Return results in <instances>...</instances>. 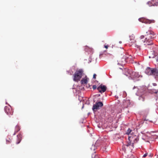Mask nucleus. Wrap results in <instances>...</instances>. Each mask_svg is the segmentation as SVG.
Masks as SVG:
<instances>
[{
  "instance_id": "7ed1b4c3",
  "label": "nucleus",
  "mask_w": 158,
  "mask_h": 158,
  "mask_svg": "<svg viewBox=\"0 0 158 158\" xmlns=\"http://www.w3.org/2000/svg\"><path fill=\"white\" fill-rule=\"evenodd\" d=\"M83 73V71L82 69L77 70L73 75V81L76 82L79 81L82 77Z\"/></svg>"
},
{
  "instance_id": "f257e3e1",
  "label": "nucleus",
  "mask_w": 158,
  "mask_h": 158,
  "mask_svg": "<svg viewBox=\"0 0 158 158\" xmlns=\"http://www.w3.org/2000/svg\"><path fill=\"white\" fill-rule=\"evenodd\" d=\"M155 35V34L152 31H148L147 32L146 34L145 35L146 37L144 41V43H145L144 45L146 47L149 45L152 46L151 48L152 47L153 50V48L154 47L153 41L156 37Z\"/></svg>"
},
{
  "instance_id": "a878e982",
  "label": "nucleus",
  "mask_w": 158,
  "mask_h": 158,
  "mask_svg": "<svg viewBox=\"0 0 158 158\" xmlns=\"http://www.w3.org/2000/svg\"><path fill=\"white\" fill-rule=\"evenodd\" d=\"M9 141H6V142H7V143H7V144H8V143H9Z\"/></svg>"
},
{
  "instance_id": "9b49d317",
  "label": "nucleus",
  "mask_w": 158,
  "mask_h": 158,
  "mask_svg": "<svg viewBox=\"0 0 158 158\" xmlns=\"http://www.w3.org/2000/svg\"><path fill=\"white\" fill-rule=\"evenodd\" d=\"M148 4L149 6H157L158 4V0H152L151 2H149Z\"/></svg>"
},
{
  "instance_id": "b1692460",
  "label": "nucleus",
  "mask_w": 158,
  "mask_h": 158,
  "mask_svg": "<svg viewBox=\"0 0 158 158\" xmlns=\"http://www.w3.org/2000/svg\"><path fill=\"white\" fill-rule=\"evenodd\" d=\"M153 85L154 86H156L157 84H156L155 83H153Z\"/></svg>"
},
{
  "instance_id": "9d476101",
  "label": "nucleus",
  "mask_w": 158,
  "mask_h": 158,
  "mask_svg": "<svg viewBox=\"0 0 158 158\" xmlns=\"http://www.w3.org/2000/svg\"><path fill=\"white\" fill-rule=\"evenodd\" d=\"M6 113L9 115H12L13 111L10 107L7 106H5L4 108Z\"/></svg>"
},
{
  "instance_id": "f8f14e48",
  "label": "nucleus",
  "mask_w": 158,
  "mask_h": 158,
  "mask_svg": "<svg viewBox=\"0 0 158 158\" xmlns=\"http://www.w3.org/2000/svg\"><path fill=\"white\" fill-rule=\"evenodd\" d=\"M17 137L18 139L16 143L18 144L20 143L22 139V135L20 134H19L17 135Z\"/></svg>"
},
{
  "instance_id": "f03ea898",
  "label": "nucleus",
  "mask_w": 158,
  "mask_h": 158,
  "mask_svg": "<svg viewBox=\"0 0 158 158\" xmlns=\"http://www.w3.org/2000/svg\"><path fill=\"white\" fill-rule=\"evenodd\" d=\"M128 56L126 54H122L118 60V64L121 65L125 64L127 62V60L129 58Z\"/></svg>"
},
{
  "instance_id": "ddd939ff",
  "label": "nucleus",
  "mask_w": 158,
  "mask_h": 158,
  "mask_svg": "<svg viewBox=\"0 0 158 158\" xmlns=\"http://www.w3.org/2000/svg\"><path fill=\"white\" fill-rule=\"evenodd\" d=\"M20 130V127L18 125L16 126L15 127V133L14 135H15L16 133H17Z\"/></svg>"
},
{
  "instance_id": "393cba45",
  "label": "nucleus",
  "mask_w": 158,
  "mask_h": 158,
  "mask_svg": "<svg viewBox=\"0 0 158 158\" xmlns=\"http://www.w3.org/2000/svg\"><path fill=\"white\" fill-rule=\"evenodd\" d=\"M104 47H105V48H106L107 49V48H108V46L107 45H105V46H104Z\"/></svg>"
},
{
  "instance_id": "2eb2a0df",
  "label": "nucleus",
  "mask_w": 158,
  "mask_h": 158,
  "mask_svg": "<svg viewBox=\"0 0 158 158\" xmlns=\"http://www.w3.org/2000/svg\"><path fill=\"white\" fill-rule=\"evenodd\" d=\"M131 130L130 128H129L127 130V132H126V134L129 135H130V134H132V133H131Z\"/></svg>"
},
{
  "instance_id": "4be33fe9",
  "label": "nucleus",
  "mask_w": 158,
  "mask_h": 158,
  "mask_svg": "<svg viewBox=\"0 0 158 158\" xmlns=\"http://www.w3.org/2000/svg\"><path fill=\"white\" fill-rule=\"evenodd\" d=\"M148 155V153H146L145 154H144V155H143V157H146Z\"/></svg>"
},
{
  "instance_id": "20e7f679",
  "label": "nucleus",
  "mask_w": 158,
  "mask_h": 158,
  "mask_svg": "<svg viewBox=\"0 0 158 158\" xmlns=\"http://www.w3.org/2000/svg\"><path fill=\"white\" fill-rule=\"evenodd\" d=\"M128 139L129 141L133 142L132 146L133 147L134 144L137 143L139 140V136L137 135H136L133 132H132V134H130V135L129 136Z\"/></svg>"
},
{
  "instance_id": "0eeeda50",
  "label": "nucleus",
  "mask_w": 158,
  "mask_h": 158,
  "mask_svg": "<svg viewBox=\"0 0 158 158\" xmlns=\"http://www.w3.org/2000/svg\"><path fill=\"white\" fill-rule=\"evenodd\" d=\"M139 20L140 22L146 24H150L155 22V21L154 20H150L144 18H140L139 19Z\"/></svg>"
},
{
  "instance_id": "6e6552de",
  "label": "nucleus",
  "mask_w": 158,
  "mask_h": 158,
  "mask_svg": "<svg viewBox=\"0 0 158 158\" xmlns=\"http://www.w3.org/2000/svg\"><path fill=\"white\" fill-rule=\"evenodd\" d=\"M103 106V103L101 102H96L95 104H94L92 108V110L94 111L95 110H97L100 109V108L102 107Z\"/></svg>"
},
{
  "instance_id": "4468645a",
  "label": "nucleus",
  "mask_w": 158,
  "mask_h": 158,
  "mask_svg": "<svg viewBox=\"0 0 158 158\" xmlns=\"http://www.w3.org/2000/svg\"><path fill=\"white\" fill-rule=\"evenodd\" d=\"M81 84H86L87 83V80L86 79H82L81 81Z\"/></svg>"
},
{
  "instance_id": "aec40b11",
  "label": "nucleus",
  "mask_w": 158,
  "mask_h": 158,
  "mask_svg": "<svg viewBox=\"0 0 158 158\" xmlns=\"http://www.w3.org/2000/svg\"><path fill=\"white\" fill-rule=\"evenodd\" d=\"M92 88H93V89L94 90L95 89H96L97 88V86H96V85H94L93 86V87H92Z\"/></svg>"
},
{
  "instance_id": "dca6fc26",
  "label": "nucleus",
  "mask_w": 158,
  "mask_h": 158,
  "mask_svg": "<svg viewBox=\"0 0 158 158\" xmlns=\"http://www.w3.org/2000/svg\"><path fill=\"white\" fill-rule=\"evenodd\" d=\"M155 78L158 77V69H156V72H155Z\"/></svg>"
},
{
  "instance_id": "5701e85b",
  "label": "nucleus",
  "mask_w": 158,
  "mask_h": 158,
  "mask_svg": "<svg viewBox=\"0 0 158 158\" xmlns=\"http://www.w3.org/2000/svg\"><path fill=\"white\" fill-rule=\"evenodd\" d=\"M96 74H94L93 75V78H94V79L96 78Z\"/></svg>"
},
{
  "instance_id": "f3484780",
  "label": "nucleus",
  "mask_w": 158,
  "mask_h": 158,
  "mask_svg": "<svg viewBox=\"0 0 158 158\" xmlns=\"http://www.w3.org/2000/svg\"><path fill=\"white\" fill-rule=\"evenodd\" d=\"M152 91L154 93L156 94L158 92V89H153Z\"/></svg>"
},
{
  "instance_id": "a211bd4d",
  "label": "nucleus",
  "mask_w": 158,
  "mask_h": 158,
  "mask_svg": "<svg viewBox=\"0 0 158 158\" xmlns=\"http://www.w3.org/2000/svg\"><path fill=\"white\" fill-rule=\"evenodd\" d=\"M92 158H99L98 156L97 155H96L95 154H94L92 156Z\"/></svg>"
},
{
  "instance_id": "1a4fd4ad",
  "label": "nucleus",
  "mask_w": 158,
  "mask_h": 158,
  "mask_svg": "<svg viewBox=\"0 0 158 158\" xmlns=\"http://www.w3.org/2000/svg\"><path fill=\"white\" fill-rule=\"evenodd\" d=\"M106 87L101 84L97 88V89L100 93L104 92L106 90Z\"/></svg>"
},
{
  "instance_id": "423d86ee",
  "label": "nucleus",
  "mask_w": 158,
  "mask_h": 158,
  "mask_svg": "<svg viewBox=\"0 0 158 158\" xmlns=\"http://www.w3.org/2000/svg\"><path fill=\"white\" fill-rule=\"evenodd\" d=\"M156 69L148 68L145 71V73L148 75H153L155 76Z\"/></svg>"
},
{
  "instance_id": "6ab92c4d",
  "label": "nucleus",
  "mask_w": 158,
  "mask_h": 158,
  "mask_svg": "<svg viewBox=\"0 0 158 158\" xmlns=\"http://www.w3.org/2000/svg\"><path fill=\"white\" fill-rule=\"evenodd\" d=\"M132 142L131 141H129V142H128V143L126 144V146L128 147L131 144Z\"/></svg>"
},
{
  "instance_id": "bb28decb",
  "label": "nucleus",
  "mask_w": 158,
  "mask_h": 158,
  "mask_svg": "<svg viewBox=\"0 0 158 158\" xmlns=\"http://www.w3.org/2000/svg\"><path fill=\"white\" fill-rule=\"evenodd\" d=\"M119 43H121V42H120H120H119Z\"/></svg>"
},
{
  "instance_id": "412c9836",
  "label": "nucleus",
  "mask_w": 158,
  "mask_h": 158,
  "mask_svg": "<svg viewBox=\"0 0 158 158\" xmlns=\"http://www.w3.org/2000/svg\"><path fill=\"white\" fill-rule=\"evenodd\" d=\"M144 38V36L143 35H141L140 37V38L141 39H143Z\"/></svg>"
},
{
  "instance_id": "39448f33",
  "label": "nucleus",
  "mask_w": 158,
  "mask_h": 158,
  "mask_svg": "<svg viewBox=\"0 0 158 158\" xmlns=\"http://www.w3.org/2000/svg\"><path fill=\"white\" fill-rule=\"evenodd\" d=\"M129 44L130 46L133 45H135L136 47L139 48L141 43H136V41L135 40V37L134 35L132 34L129 36V40H128Z\"/></svg>"
}]
</instances>
